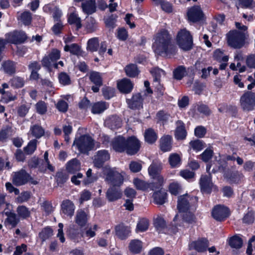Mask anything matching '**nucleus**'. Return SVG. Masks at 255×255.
I'll return each mask as SVG.
<instances>
[{
    "label": "nucleus",
    "instance_id": "nucleus-1",
    "mask_svg": "<svg viewBox=\"0 0 255 255\" xmlns=\"http://www.w3.org/2000/svg\"><path fill=\"white\" fill-rule=\"evenodd\" d=\"M172 37L168 31L164 29L157 32L153 44L154 51L160 55L170 56L175 54V47L172 44Z\"/></svg>",
    "mask_w": 255,
    "mask_h": 255
},
{
    "label": "nucleus",
    "instance_id": "nucleus-2",
    "mask_svg": "<svg viewBox=\"0 0 255 255\" xmlns=\"http://www.w3.org/2000/svg\"><path fill=\"white\" fill-rule=\"evenodd\" d=\"M162 169L161 163L156 160L152 161L148 169L149 175L152 179L156 180V182H154L156 188L159 189L162 186L164 181L163 177L160 174Z\"/></svg>",
    "mask_w": 255,
    "mask_h": 255
},
{
    "label": "nucleus",
    "instance_id": "nucleus-3",
    "mask_svg": "<svg viewBox=\"0 0 255 255\" xmlns=\"http://www.w3.org/2000/svg\"><path fill=\"white\" fill-rule=\"evenodd\" d=\"M94 139L89 135H83L75 139L73 145H76L81 153H88L94 147Z\"/></svg>",
    "mask_w": 255,
    "mask_h": 255
},
{
    "label": "nucleus",
    "instance_id": "nucleus-4",
    "mask_svg": "<svg viewBox=\"0 0 255 255\" xmlns=\"http://www.w3.org/2000/svg\"><path fill=\"white\" fill-rule=\"evenodd\" d=\"M245 34L238 30L230 31L227 34V41L229 46L235 48H242L245 44Z\"/></svg>",
    "mask_w": 255,
    "mask_h": 255
},
{
    "label": "nucleus",
    "instance_id": "nucleus-5",
    "mask_svg": "<svg viewBox=\"0 0 255 255\" xmlns=\"http://www.w3.org/2000/svg\"><path fill=\"white\" fill-rule=\"evenodd\" d=\"M177 43L183 50H189L192 47V36L188 31L185 29L181 30L177 35Z\"/></svg>",
    "mask_w": 255,
    "mask_h": 255
},
{
    "label": "nucleus",
    "instance_id": "nucleus-6",
    "mask_svg": "<svg viewBox=\"0 0 255 255\" xmlns=\"http://www.w3.org/2000/svg\"><path fill=\"white\" fill-rule=\"evenodd\" d=\"M240 106L244 112H250L255 109V93L246 92L240 98Z\"/></svg>",
    "mask_w": 255,
    "mask_h": 255
},
{
    "label": "nucleus",
    "instance_id": "nucleus-7",
    "mask_svg": "<svg viewBox=\"0 0 255 255\" xmlns=\"http://www.w3.org/2000/svg\"><path fill=\"white\" fill-rule=\"evenodd\" d=\"M197 201L198 198L196 196L190 197L188 194L180 196L178 197L177 209L180 213L188 211Z\"/></svg>",
    "mask_w": 255,
    "mask_h": 255
},
{
    "label": "nucleus",
    "instance_id": "nucleus-8",
    "mask_svg": "<svg viewBox=\"0 0 255 255\" xmlns=\"http://www.w3.org/2000/svg\"><path fill=\"white\" fill-rule=\"evenodd\" d=\"M60 51L54 49L49 53L48 56L44 57L42 60V64L43 66L47 67L50 69L52 67L55 68H58V64L55 62L60 58Z\"/></svg>",
    "mask_w": 255,
    "mask_h": 255
},
{
    "label": "nucleus",
    "instance_id": "nucleus-9",
    "mask_svg": "<svg viewBox=\"0 0 255 255\" xmlns=\"http://www.w3.org/2000/svg\"><path fill=\"white\" fill-rule=\"evenodd\" d=\"M106 181L112 186L120 187L123 183L124 177L117 171L110 169L106 174Z\"/></svg>",
    "mask_w": 255,
    "mask_h": 255
},
{
    "label": "nucleus",
    "instance_id": "nucleus-10",
    "mask_svg": "<svg viewBox=\"0 0 255 255\" xmlns=\"http://www.w3.org/2000/svg\"><path fill=\"white\" fill-rule=\"evenodd\" d=\"M127 153L130 155L135 154L139 150L140 144L139 141L134 136L129 137L127 139Z\"/></svg>",
    "mask_w": 255,
    "mask_h": 255
},
{
    "label": "nucleus",
    "instance_id": "nucleus-11",
    "mask_svg": "<svg viewBox=\"0 0 255 255\" xmlns=\"http://www.w3.org/2000/svg\"><path fill=\"white\" fill-rule=\"evenodd\" d=\"M8 42L11 43L18 44L23 43L27 38L25 33L21 31H14L6 35Z\"/></svg>",
    "mask_w": 255,
    "mask_h": 255
},
{
    "label": "nucleus",
    "instance_id": "nucleus-12",
    "mask_svg": "<svg viewBox=\"0 0 255 255\" xmlns=\"http://www.w3.org/2000/svg\"><path fill=\"white\" fill-rule=\"evenodd\" d=\"M212 214L215 220L222 221L228 217L229 211L228 208L218 205L213 208Z\"/></svg>",
    "mask_w": 255,
    "mask_h": 255
},
{
    "label": "nucleus",
    "instance_id": "nucleus-13",
    "mask_svg": "<svg viewBox=\"0 0 255 255\" xmlns=\"http://www.w3.org/2000/svg\"><path fill=\"white\" fill-rule=\"evenodd\" d=\"M143 99L140 93L132 95L131 99H127L128 107L132 110H140L143 107Z\"/></svg>",
    "mask_w": 255,
    "mask_h": 255
},
{
    "label": "nucleus",
    "instance_id": "nucleus-14",
    "mask_svg": "<svg viewBox=\"0 0 255 255\" xmlns=\"http://www.w3.org/2000/svg\"><path fill=\"white\" fill-rule=\"evenodd\" d=\"M187 16L190 21L195 22L203 19L204 13L200 6L195 5L188 10Z\"/></svg>",
    "mask_w": 255,
    "mask_h": 255
},
{
    "label": "nucleus",
    "instance_id": "nucleus-15",
    "mask_svg": "<svg viewBox=\"0 0 255 255\" xmlns=\"http://www.w3.org/2000/svg\"><path fill=\"white\" fill-rule=\"evenodd\" d=\"M110 159V154L108 151L102 150L98 151L94 157L93 163L95 166L101 168L104 163Z\"/></svg>",
    "mask_w": 255,
    "mask_h": 255
},
{
    "label": "nucleus",
    "instance_id": "nucleus-16",
    "mask_svg": "<svg viewBox=\"0 0 255 255\" xmlns=\"http://www.w3.org/2000/svg\"><path fill=\"white\" fill-rule=\"evenodd\" d=\"M208 246V241L206 239L201 238L190 243L189 249L190 250H195L198 252L202 253L206 251Z\"/></svg>",
    "mask_w": 255,
    "mask_h": 255
},
{
    "label": "nucleus",
    "instance_id": "nucleus-17",
    "mask_svg": "<svg viewBox=\"0 0 255 255\" xmlns=\"http://www.w3.org/2000/svg\"><path fill=\"white\" fill-rule=\"evenodd\" d=\"M30 175L24 170L15 173L12 177V183L17 186H21L28 182Z\"/></svg>",
    "mask_w": 255,
    "mask_h": 255
},
{
    "label": "nucleus",
    "instance_id": "nucleus-18",
    "mask_svg": "<svg viewBox=\"0 0 255 255\" xmlns=\"http://www.w3.org/2000/svg\"><path fill=\"white\" fill-rule=\"evenodd\" d=\"M213 165H215V166L213 167L212 170V172L214 173L217 172H220L224 174L225 172H227V170L229 169L227 161L222 160L217 161L214 164H207L206 167V170L207 172L209 173V170Z\"/></svg>",
    "mask_w": 255,
    "mask_h": 255
},
{
    "label": "nucleus",
    "instance_id": "nucleus-19",
    "mask_svg": "<svg viewBox=\"0 0 255 255\" xmlns=\"http://www.w3.org/2000/svg\"><path fill=\"white\" fill-rule=\"evenodd\" d=\"M209 175H203L201 176L200 180V185L201 190L203 192L209 194L211 193L213 184L211 180V175L209 172Z\"/></svg>",
    "mask_w": 255,
    "mask_h": 255
},
{
    "label": "nucleus",
    "instance_id": "nucleus-20",
    "mask_svg": "<svg viewBox=\"0 0 255 255\" xmlns=\"http://www.w3.org/2000/svg\"><path fill=\"white\" fill-rule=\"evenodd\" d=\"M127 139L122 136L115 137L112 141V146L116 152H123L126 150Z\"/></svg>",
    "mask_w": 255,
    "mask_h": 255
},
{
    "label": "nucleus",
    "instance_id": "nucleus-21",
    "mask_svg": "<svg viewBox=\"0 0 255 255\" xmlns=\"http://www.w3.org/2000/svg\"><path fill=\"white\" fill-rule=\"evenodd\" d=\"M106 197L109 202H114L122 196V192L119 187L111 186L107 191Z\"/></svg>",
    "mask_w": 255,
    "mask_h": 255
},
{
    "label": "nucleus",
    "instance_id": "nucleus-22",
    "mask_svg": "<svg viewBox=\"0 0 255 255\" xmlns=\"http://www.w3.org/2000/svg\"><path fill=\"white\" fill-rule=\"evenodd\" d=\"M105 125L111 129H116L121 127L122 120L119 117L116 115H112L106 120Z\"/></svg>",
    "mask_w": 255,
    "mask_h": 255
},
{
    "label": "nucleus",
    "instance_id": "nucleus-23",
    "mask_svg": "<svg viewBox=\"0 0 255 255\" xmlns=\"http://www.w3.org/2000/svg\"><path fill=\"white\" fill-rule=\"evenodd\" d=\"M133 184L138 190H145L149 188L152 190H156L158 189L156 188L155 182L147 183L138 178L133 180Z\"/></svg>",
    "mask_w": 255,
    "mask_h": 255
},
{
    "label": "nucleus",
    "instance_id": "nucleus-24",
    "mask_svg": "<svg viewBox=\"0 0 255 255\" xmlns=\"http://www.w3.org/2000/svg\"><path fill=\"white\" fill-rule=\"evenodd\" d=\"M83 11L90 15L96 11V0H86L81 4Z\"/></svg>",
    "mask_w": 255,
    "mask_h": 255
},
{
    "label": "nucleus",
    "instance_id": "nucleus-25",
    "mask_svg": "<svg viewBox=\"0 0 255 255\" xmlns=\"http://www.w3.org/2000/svg\"><path fill=\"white\" fill-rule=\"evenodd\" d=\"M158 189V191H155L153 193L152 198L155 203L161 205L165 203L167 193L165 190L162 188V186Z\"/></svg>",
    "mask_w": 255,
    "mask_h": 255
},
{
    "label": "nucleus",
    "instance_id": "nucleus-26",
    "mask_svg": "<svg viewBox=\"0 0 255 255\" xmlns=\"http://www.w3.org/2000/svg\"><path fill=\"white\" fill-rule=\"evenodd\" d=\"M61 210L63 213L71 217L74 215V205L70 200H65L61 204Z\"/></svg>",
    "mask_w": 255,
    "mask_h": 255
},
{
    "label": "nucleus",
    "instance_id": "nucleus-27",
    "mask_svg": "<svg viewBox=\"0 0 255 255\" xmlns=\"http://www.w3.org/2000/svg\"><path fill=\"white\" fill-rule=\"evenodd\" d=\"M118 87L122 93L128 94L132 90L133 85L130 80L124 79L118 83Z\"/></svg>",
    "mask_w": 255,
    "mask_h": 255
},
{
    "label": "nucleus",
    "instance_id": "nucleus-28",
    "mask_svg": "<svg viewBox=\"0 0 255 255\" xmlns=\"http://www.w3.org/2000/svg\"><path fill=\"white\" fill-rule=\"evenodd\" d=\"M115 231L116 235L122 240L126 239L130 232L129 228L123 224L117 226Z\"/></svg>",
    "mask_w": 255,
    "mask_h": 255
},
{
    "label": "nucleus",
    "instance_id": "nucleus-29",
    "mask_svg": "<svg viewBox=\"0 0 255 255\" xmlns=\"http://www.w3.org/2000/svg\"><path fill=\"white\" fill-rule=\"evenodd\" d=\"M177 127L175 131V136L178 140H183L185 138L187 132L185 128L184 124L180 121L176 122Z\"/></svg>",
    "mask_w": 255,
    "mask_h": 255
},
{
    "label": "nucleus",
    "instance_id": "nucleus-30",
    "mask_svg": "<svg viewBox=\"0 0 255 255\" xmlns=\"http://www.w3.org/2000/svg\"><path fill=\"white\" fill-rule=\"evenodd\" d=\"M2 68L6 74L10 76L14 74L16 72L15 63L10 60L3 61Z\"/></svg>",
    "mask_w": 255,
    "mask_h": 255
},
{
    "label": "nucleus",
    "instance_id": "nucleus-31",
    "mask_svg": "<svg viewBox=\"0 0 255 255\" xmlns=\"http://www.w3.org/2000/svg\"><path fill=\"white\" fill-rule=\"evenodd\" d=\"M171 136L165 135L162 137L160 139V148L164 152L171 150L172 148Z\"/></svg>",
    "mask_w": 255,
    "mask_h": 255
},
{
    "label": "nucleus",
    "instance_id": "nucleus-32",
    "mask_svg": "<svg viewBox=\"0 0 255 255\" xmlns=\"http://www.w3.org/2000/svg\"><path fill=\"white\" fill-rule=\"evenodd\" d=\"M80 169V162L76 158L72 159L66 164V170L71 174H74L76 172L79 171Z\"/></svg>",
    "mask_w": 255,
    "mask_h": 255
},
{
    "label": "nucleus",
    "instance_id": "nucleus-33",
    "mask_svg": "<svg viewBox=\"0 0 255 255\" xmlns=\"http://www.w3.org/2000/svg\"><path fill=\"white\" fill-rule=\"evenodd\" d=\"M88 221L87 215L83 210H78L75 217V222L82 227L86 225Z\"/></svg>",
    "mask_w": 255,
    "mask_h": 255
},
{
    "label": "nucleus",
    "instance_id": "nucleus-34",
    "mask_svg": "<svg viewBox=\"0 0 255 255\" xmlns=\"http://www.w3.org/2000/svg\"><path fill=\"white\" fill-rule=\"evenodd\" d=\"M224 178L230 183H236L239 181V174L238 171H231L228 169L227 172H225Z\"/></svg>",
    "mask_w": 255,
    "mask_h": 255
},
{
    "label": "nucleus",
    "instance_id": "nucleus-35",
    "mask_svg": "<svg viewBox=\"0 0 255 255\" xmlns=\"http://www.w3.org/2000/svg\"><path fill=\"white\" fill-rule=\"evenodd\" d=\"M142 243L138 240H132L129 245V249L133 254L139 253L142 249Z\"/></svg>",
    "mask_w": 255,
    "mask_h": 255
},
{
    "label": "nucleus",
    "instance_id": "nucleus-36",
    "mask_svg": "<svg viewBox=\"0 0 255 255\" xmlns=\"http://www.w3.org/2000/svg\"><path fill=\"white\" fill-rule=\"evenodd\" d=\"M5 215L7 217L6 219L5 222L10 225L12 227H15L19 222V219L17 217L16 214L7 212L5 213Z\"/></svg>",
    "mask_w": 255,
    "mask_h": 255
},
{
    "label": "nucleus",
    "instance_id": "nucleus-37",
    "mask_svg": "<svg viewBox=\"0 0 255 255\" xmlns=\"http://www.w3.org/2000/svg\"><path fill=\"white\" fill-rule=\"evenodd\" d=\"M125 71L127 75L130 77L137 76L139 72L136 65L131 64L125 67Z\"/></svg>",
    "mask_w": 255,
    "mask_h": 255
},
{
    "label": "nucleus",
    "instance_id": "nucleus-38",
    "mask_svg": "<svg viewBox=\"0 0 255 255\" xmlns=\"http://www.w3.org/2000/svg\"><path fill=\"white\" fill-rule=\"evenodd\" d=\"M229 244L232 248L239 249L242 247L243 240L239 236L235 235L230 239Z\"/></svg>",
    "mask_w": 255,
    "mask_h": 255
},
{
    "label": "nucleus",
    "instance_id": "nucleus-39",
    "mask_svg": "<svg viewBox=\"0 0 255 255\" xmlns=\"http://www.w3.org/2000/svg\"><path fill=\"white\" fill-rule=\"evenodd\" d=\"M30 131L32 135L37 138H39L44 134V129L40 126L38 125H35L31 127Z\"/></svg>",
    "mask_w": 255,
    "mask_h": 255
},
{
    "label": "nucleus",
    "instance_id": "nucleus-40",
    "mask_svg": "<svg viewBox=\"0 0 255 255\" xmlns=\"http://www.w3.org/2000/svg\"><path fill=\"white\" fill-rule=\"evenodd\" d=\"M145 140L149 143H153L157 139V135L152 129L146 130L144 133Z\"/></svg>",
    "mask_w": 255,
    "mask_h": 255
},
{
    "label": "nucleus",
    "instance_id": "nucleus-41",
    "mask_svg": "<svg viewBox=\"0 0 255 255\" xmlns=\"http://www.w3.org/2000/svg\"><path fill=\"white\" fill-rule=\"evenodd\" d=\"M90 79L97 86H101L103 84L101 75L99 72L95 71L91 72Z\"/></svg>",
    "mask_w": 255,
    "mask_h": 255
},
{
    "label": "nucleus",
    "instance_id": "nucleus-42",
    "mask_svg": "<svg viewBox=\"0 0 255 255\" xmlns=\"http://www.w3.org/2000/svg\"><path fill=\"white\" fill-rule=\"evenodd\" d=\"M153 77V84H159L160 83V77L161 74H165V72L162 69L159 68H154L150 71Z\"/></svg>",
    "mask_w": 255,
    "mask_h": 255
},
{
    "label": "nucleus",
    "instance_id": "nucleus-43",
    "mask_svg": "<svg viewBox=\"0 0 255 255\" xmlns=\"http://www.w3.org/2000/svg\"><path fill=\"white\" fill-rule=\"evenodd\" d=\"M68 22L70 24H75L77 30H78L82 27L81 18L75 13L70 14L68 18Z\"/></svg>",
    "mask_w": 255,
    "mask_h": 255
},
{
    "label": "nucleus",
    "instance_id": "nucleus-44",
    "mask_svg": "<svg viewBox=\"0 0 255 255\" xmlns=\"http://www.w3.org/2000/svg\"><path fill=\"white\" fill-rule=\"evenodd\" d=\"M37 140L32 139L29 141L27 145L24 148V151L26 154H32L36 149Z\"/></svg>",
    "mask_w": 255,
    "mask_h": 255
},
{
    "label": "nucleus",
    "instance_id": "nucleus-45",
    "mask_svg": "<svg viewBox=\"0 0 255 255\" xmlns=\"http://www.w3.org/2000/svg\"><path fill=\"white\" fill-rule=\"evenodd\" d=\"M107 109L106 103L98 102L92 106V112L94 114H100Z\"/></svg>",
    "mask_w": 255,
    "mask_h": 255
},
{
    "label": "nucleus",
    "instance_id": "nucleus-46",
    "mask_svg": "<svg viewBox=\"0 0 255 255\" xmlns=\"http://www.w3.org/2000/svg\"><path fill=\"white\" fill-rule=\"evenodd\" d=\"M154 225L157 230L159 231H161L166 226V222L164 219L159 216L154 219Z\"/></svg>",
    "mask_w": 255,
    "mask_h": 255
},
{
    "label": "nucleus",
    "instance_id": "nucleus-47",
    "mask_svg": "<svg viewBox=\"0 0 255 255\" xmlns=\"http://www.w3.org/2000/svg\"><path fill=\"white\" fill-rule=\"evenodd\" d=\"M186 72L185 67L183 66H178L173 71L174 78L178 80H181L185 75Z\"/></svg>",
    "mask_w": 255,
    "mask_h": 255
},
{
    "label": "nucleus",
    "instance_id": "nucleus-48",
    "mask_svg": "<svg viewBox=\"0 0 255 255\" xmlns=\"http://www.w3.org/2000/svg\"><path fill=\"white\" fill-rule=\"evenodd\" d=\"M52 235L53 230L49 227L45 228L39 234V237L43 242L49 238Z\"/></svg>",
    "mask_w": 255,
    "mask_h": 255
},
{
    "label": "nucleus",
    "instance_id": "nucleus-49",
    "mask_svg": "<svg viewBox=\"0 0 255 255\" xmlns=\"http://www.w3.org/2000/svg\"><path fill=\"white\" fill-rule=\"evenodd\" d=\"M16 212L19 217L26 219L30 216V212L24 206H19L17 208Z\"/></svg>",
    "mask_w": 255,
    "mask_h": 255
},
{
    "label": "nucleus",
    "instance_id": "nucleus-50",
    "mask_svg": "<svg viewBox=\"0 0 255 255\" xmlns=\"http://www.w3.org/2000/svg\"><path fill=\"white\" fill-rule=\"evenodd\" d=\"M181 213H182V219L185 222L188 223L195 222L196 217L193 213L189 211V210L185 212H182Z\"/></svg>",
    "mask_w": 255,
    "mask_h": 255
},
{
    "label": "nucleus",
    "instance_id": "nucleus-51",
    "mask_svg": "<svg viewBox=\"0 0 255 255\" xmlns=\"http://www.w3.org/2000/svg\"><path fill=\"white\" fill-rule=\"evenodd\" d=\"M68 178V175L62 171L57 172L55 176V179L58 185L64 183Z\"/></svg>",
    "mask_w": 255,
    "mask_h": 255
},
{
    "label": "nucleus",
    "instance_id": "nucleus-52",
    "mask_svg": "<svg viewBox=\"0 0 255 255\" xmlns=\"http://www.w3.org/2000/svg\"><path fill=\"white\" fill-rule=\"evenodd\" d=\"M169 162L172 167H175L180 164L181 158L177 153L171 154L168 158Z\"/></svg>",
    "mask_w": 255,
    "mask_h": 255
},
{
    "label": "nucleus",
    "instance_id": "nucleus-53",
    "mask_svg": "<svg viewBox=\"0 0 255 255\" xmlns=\"http://www.w3.org/2000/svg\"><path fill=\"white\" fill-rule=\"evenodd\" d=\"M99 45L98 39L97 38H93L88 41L87 49L91 52L96 51Z\"/></svg>",
    "mask_w": 255,
    "mask_h": 255
},
{
    "label": "nucleus",
    "instance_id": "nucleus-54",
    "mask_svg": "<svg viewBox=\"0 0 255 255\" xmlns=\"http://www.w3.org/2000/svg\"><path fill=\"white\" fill-rule=\"evenodd\" d=\"M64 50L66 51H70L71 53L75 55H79L81 53L80 47L75 43L72 44L70 45H66L64 47Z\"/></svg>",
    "mask_w": 255,
    "mask_h": 255
},
{
    "label": "nucleus",
    "instance_id": "nucleus-55",
    "mask_svg": "<svg viewBox=\"0 0 255 255\" xmlns=\"http://www.w3.org/2000/svg\"><path fill=\"white\" fill-rule=\"evenodd\" d=\"M149 226V221L145 218L141 219L138 223L136 231L144 232L147 230Z\"/></svg>",
    "mask_w": 255,
    "mask_h": 255
},
{
    "label": "nucleus",
    "instance_id": "nucleus-56",
    "mask_svg": "<svg viewBox=\"0 0 255 255\" xmlns=\"http://www.w3.org/2000/svg\"><path fill=\"white\" fill-rule=\"evenodd\" d=\"M214 58L215 60L221 62V61L227 62L229 59L228 56H224V53L220 49H217L214 53Z\"/></svg>",
    "mask_w": 255,
    "mask_h": 255
},
{
    "label": "nucleus",
    "instance_id": "nucleus-57",
    "mask_svg": "<svg viewBox=\"0 0 255 255\" xmlns=\"http://www.w3.org/2000/svg\"><path fill=\"white\" fill-rule=\"evenodd\" d=\"M31 13L29 11H24L21 14L20 20L24 25H29L31 23Z\"/></svg>",
    "mask_w": 255,
    "mask_h": 255
},
{
    "label": "nucleus",
    "instance_id": "nucleus-58",
    "mask_svg": "<svg viewBox=\"0 0 255 255\" xmlns=\"http://www.w3.org/2000/svg\"><path fill=\"white\" fill-rule=\"evenodd\" d=\"M10 85L13 87L18 88L24 85V81L19 77H14L9 81Z\"/></svg>",
    "mask_w": 255,
    "mask_h": 255
},
{
    "label": "nucleus",
    "instance_id": "nucleus-59",
    "mask_svg": "<svg viewBox=\"0 0 255 255\" xmlns=\"http://www.w3.org/2000/svg\"><path fill=\"white\" fill-rule=\"evenodd\" d=\"M189 144L193 149L197 151L202 150L205 146V143L199 139L191 141Z\"/></svg>",
    "mask_w": 255,
    "mask_h": 255
},
{
    "label": "nucleus",
    "instance_id": "nucleus-60",
    "mask_svg": "<svg viewBox=\"0 0 255 255\" xmlns=\"http://www.w3.org/2000/svg\"><path fill=\"white\" fill-rule=\"evenodd\" d=\"M58 79L59 82L63 85H69L71 83V80L69 76L65 72H61L59 74Z\"/></svg>",
    "mask_w": 255,
    "mask_h": 255
},
{
    "label": "nucleus",
    "instance_id": "nucleus-61",
    "mask_svg": "<svg viewBox=\"0 0 255 255\" xmlns=\"http://www.w3.org/2000/svg\"><path fill=\"white\" fill-rule=\"evenodd\" d=\"M35 107L37 112L40 115H44L47 112V106L43 101H39L36 105Z\"/></svg>",
    "mask_w": 255,
    "mask_h": 255
},
{
    "label": "nucleus",
    "instance_id": "nucleus-62",
    "mask_svg": "<svg viewBox=\"0 0 255 255\" xmlns=\"http://www.w3.org/2000/svg\"><path fill=\"white\" fill-rule=\"evenodd\" d=\"M130 170L133 173H136L139 172L142 168V165L140 163L132 161L129 165Z\"/></svg>",
    "mask_w": 255,
    "mask_h": 255
},
{
    "label": "nucleus",
    "instance_id": "nucleus-63",
    "mask_svg": "<svg viewBox=\"0 0 255 255\" xmlns=\"http://www.w3.org/2000/svg\"><path fill=\"white\" fill-rule=\"evenodd\" d=\"M213 155V151L211 149H206L201 155V159L205 162H208L211 159Z\"/></svg>",
    "mask_w": 255,
    "mask_h": 255
},
{
    "label": "nucleus",
    "instance_id": "nucleus-64",
    "mask_svg": "<svg viewBox=\"0 0 255 255\" xmlns=\"http://www.w3.org/2000/svg\"><path fill=\"white\" fill-rule=\"evenodd\" d=\"M103 95L105 99H110L114 96L115 89L111 87H106L102 89Z\"/></svg>",
    "mask_w": 255,
    "mask_h": 255
}]
</instances>
